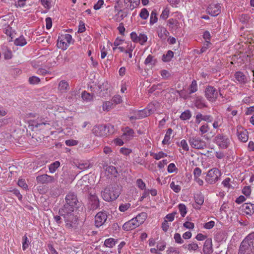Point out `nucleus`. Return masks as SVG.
<instances>
[{
  "mask_svg": "<svg viewBox=\"0 0 254 254\" xmlns=\"http://www.w3.org/2000/svg\"><path fill=\"white\" fill-rule=\"evenodd\" d=\"M197 90L196 81L193 80L190 87V94L195 92Z\"/></svg>",
  "mask_w": 254,
  "mask_h": 254,
  "instance_id": "44",
  "label": "nucleus"
},
{
  "mask_svg": "<svg viewBox=\"0 0 254 254\" xmlns=\"http://www.w3.org/2000/svg\"><path fill=\"white\" fill-rule=\"evenodd\" d=\"M72 40V36L69 34L62 35L58 39L57 46L59 48L63 50H66Z\"/></svg>",
  "mask_w": 254,
  "mask_h": 254,
  "instance_id": "8",
  "label": "nucleus"
},
{
  "mask_svg": "<svg viewBox=\"0 0 254 254\" xmlns=\"http://www.w3.org/2000/svg\"><path fill=\"white\" fill-rule=\"evenodd\" d=\"M27 44V41L23 35L16 38L14 41V44L18 46H23Z\"/></svg>",
  "mask_w": 254,
  "mask_h": 254,
  "instance_id": "27",
  "label": "nucleus"
},
{
  "mask_svg": "<svg viewBox=\"0 0 254 254\" xmlns=\"http://www.w3.org/2000/svg\"><path fill=\"white\" fill-rule=\"evenodd\" d=\"M116 242L113 238L107 239L105 241L104 245L108 248H113L116 245Z\"/></svg>",
  "mask_w": 254,
  "mask_h": 254,
  "instance_id": "36",
  "label": "nucleus"
},
{
  "mask_svg": "<svg viewBox=\"0 0 254 254\" xmlns=\"http://www.w3.org/2000/svg\"><path fill=\"white\" fill-rule=\"evenodd\" d=\"M65 143L66 145L69 146H72L76 145L78 144V141L77 140L74 139H68L66 140Z\"/></svg>",
  "mask_w": 254,
  "mask_h": 254,
  "instance_id": "53",
  "label": "nucleus"
},
{
  "mask_svg": "<svg viewBox=\"0 0 254 254\" xmlns=\"http://www.w3.org/2000/svg\"><path fill=\"white\" fill-rule=\"evenodd\" d=\"M122 11L123 10L122 9L119 10L118 13L114 16V19L116 22L121 21L127 16V14H122L121 15H120V13L122 12Z\"/></svg>",
  "mask_w": 254,
  "mask_h": 254,
  "instance_id": "34",
  "label": "nucleus"
},
{
  "mask_svg": "<svg viewBox=\"0 0 254 254\" xmlns=\"http://www.w3.org/2000/svg\"><path fill=\"white\" fill-rule=\"evenodd\" d=\"M177 170V168L174 163H170L168 166L167 171L170 173H172Z\"/></svg>",
  "mask_w": 254,
  "mask_h": 254,
  "instance_id": "58",
  "label": "nucleus"
},
{
  "mask_svg": "<svg viewBox=\"0 0 254 254\" xmlns=\"http://www.w3.org/2000/svg\"><path fill=\"white\" fill-rule=\"evenodd\" d=\"M160 74L162 76V77L164 79H167L168 77L170 76L169 72L165 69L162 70L160 71Z\"/></svg>",
  "mask_w": 254,
  "mask_h": 254,
  "instance_id": "61",
  "label": "nucleus"
},
{
  "mask_svg": "<svg viewBox=\"0 0 254 254\" xmlns=\"http://www.w3.org/2000/svg\"><path fill=\"white\" fill-rule=\"evenodd\" d=\"M194 200L196 203L195 205H193V207L196 209H199L200 208V206L202 205L204 202V196L201 193H197L194 195Z\"/></svg>",
  "mask_w": 254,
  "mask_h": 254,
  "instance_id": "17",
  "label": "nucleus"
},
{
  "mask_svg": "<svg viewBox=\"0 0 254 254\" xmlns=\"http://www.w3.org/2000/svg\"><path fill=\"white\" fill-rule=\"evenodd\" d=\"M28 82L30 84H37L40 83V79L35 76H32L29 78Z\"/></svg>",
  "mask_w": 254,
  "mask_h": 254,
  "instance_id": "41",
  "label": "nucleus"
},
{
  "mask_svg": "<svg viewBox=\"0 0 254 254\" xmlns=\"http://www.w3.org/2000/svg\"><path fill=\"white\" fill-rule=\"evenodd\" d=\"M242 209L247 214L252 215L254 213V204L251 203H245L242 206Z\"/></svg>",
  "mask_w": 254,
  "mask_h": 254,
  "instance_id": "18",
  "label": "nucleus"
},
{
  "mask_svg": "<svg viewBox=\"0 0 254 254\" xmlns=\"http://www.w3.org/2000/svg\"><path fill=\"white\" fill-rule=\"evenodd\" d=\"M22 249L23 251L26 250L30 244L26 235H25L22 238Z\"/></svg>",
  "mask_w": 254,
  "mask_h": 254,
  "instance_id": "40",
  "label": "nucleus"
},
{
  "mask_svg": "<svg viewBox=\"0 0 254 254\" xmlns=\"http://www.w3.org/2000/svg\"><path fill=\"white\" fill-rule=\"evenodd\" d=\"M134 133V131L132 129L128 127H126L125 128V133H124L125 134H126L127 135L132 136Z\"/></svg>",
  "mask_w": 254,
  "mask_h": 254,
  "instance_id": "60",
  "label": "nucleus"
},
{
  "mask_svg": "<svg viewBox=\"0 0 254 254\" xmlns=\"http://www.w3.org/2000/svg\"><path fill=\"white\" fill-rule=\"evenodd\" d=\"M169 10L167 8H166L163 10L161 14L160 15V18L164 20L166 19L169 16Z\"/></svg>",
  "mask_w": 254,
  "mask_h": 254,
  "instance_id": "52",
  "label": "nucleus"
},
{
  "mask_svg": "<svg viewBox=\"0 0 254 254\" xmlns=\"http://www.w3.org/2000/svg\"><path fill=\"white\" fill-rule=\"evenodd\" d=\"M195 106L197 108L200 109L207 107L206 105L205 104L204 99L201 97H197L195 101Z\"/></svg>",
  "mask_w": 254,
  "mask_h": 254,
  "instance_id": "24",
  "label": "nucleus"
},
{
  "mask_svg": "<svg viewBox=\"0 0 254 254\" xmlns=\"http://www.w3.org/2000/svg\"><path fill=\"white\" fill-rule=\"evenodd\" d=\"M112 101L116 104H118L122 102V98L120 96L116 95L113 97Z\"/></svg>",
  "mask_w": 254,
  "mask_h": 254,
  "instance_id": "64",
  "label": "nucleus"
},
{
  "mask_svg": "<svg viewBox=\"0 0 254 254\" xmlns=\"http://www.w3.org/2000/svg\"><path fill=\"white\" fill-rule=\"evenodd\" d=\"M183 247L185 249H188L190 251H191V250L195 251V250H197L198 247V245L194 243H192L189 244V245H188L187 246L184 245Z\"/></svg>",
  "mask_w": 254,
  "mask_h": 254,
  "instance_id": "46",
  "label": "nucleus"
},
{
  "mask_svg": "<svg viewBox=\"0 0 254 254\" xmlns=\"http://www.w3.org/2000/svg\"><path fill=\"white\" fill-rule=\"evenodd\" d=\"M74 210L69 211L64 209H59V214L64 219L65 227L67 229H72L76 226L78 218L73 214Z\"/></svg>",
  "mask_w": 254,
  "mask_h": 254,
  "instance_id": "1",
  "label": "nucleus"
},
{
  "mask_svg": "<svg viewBox=\"0 0 254 254\" xmlns=\"http://www.w3.org/2000/svg\"><path fill=\"white\" fill-rule=\"evenodd\" d=\"M205 96L208 100L214 102L218 98V92L213 86H207L205 89Z\"/></svg>",
  "mask_w": 254,
  "mask_h": 254,
  "instance_id": "10",
  "label": "nucleus"
},
{
  "mask_svg": "<svg viewBox=\"0 0 254 254\" xmlns=\"http://www.w3.org/2000/svg\"><path fill=\"white\" fill-rule=\"evenodd\" d=\"M211 239H207L203 245V251L205 254H209L212 252Z\"/></svg>",
  "mask_w": 254,
  "mask_h": 254,
  "instance_id": "19",
  "label": "nucleus"
},
{
  "mask_svg": "<svg viewBox=\"0 0 254 254\" xmlns=\"http://www.w3.org/2000/svg\"><path fill=\"white\" fill-rule=\"evenodd\" d=\"M60 163L59 161H55L52 163L49 167V171L51 173H54L56 169L60 166Z\"/></svg>",
  "mask_w": 254,
  "mask_h": 254,
  "instance_id": "39",
  "label": "nucleus"
},
{
  "mask_svg": "<svg viewBox=\"0 0 254 254\" xmlns=\"http://www.w3.org/2000/svg\"><path fill=\"white\" fill-rule=\"evenodd\" d=\"M147 40V37L144 34H140L138 36V42L141 45H143Z\"/></svg>",
  "mask_w": 254,
  "mask_h": 254,
  "instance_id": "48",
  "label": "nucleus"
},
{
  "mask_svg": "<svg viewBox=\"0 0 254 254\" xmlns=\"http://www.w3.org/2000/svg\"><path fill=\"white\" fill-rule=\"evenodd\" d=\"M107 219V214L105 211L97 213L95 217V225L97 227L102 226Z\"/></svg>",
  "mask_w": 254,
  "mask_h": 254,
  "instance_id": "12",
  "label": "nucleus"
},
{
  "mask_svg": "<svg viewBox=\"0 0 254 254\" xmlns=\"http://www.w3.org/2000/svg\"><path fill=\"white\" fill-rule=\"evenodd\" d=\"M213 142L222 149L227 148L230 144L229 138L223 134H217L213 139Z\"/></svg>",
  "mask_w": 254,
  "mask_h": 254,
  "instance_id": "7",
  "label": "nucleus"
},
{
  "mask_svg": "<svg viewBox=\"0 0 254 254\" xmlns=\"http://www.w3.org/2000/svg\"><path fill=\"white\" fill-rule=\"evenodd\" d=\"M178 208L179 209V211L181 214V216L182 217H185L186 215L187 211V207L185 206V204L181 203L179 205Z\"/></svg>",
  "mask_w": 254,
  "mask_h": 254,
  "instance_id": "42",
  "label": "nucleus"
},
{
  "mask_svg": "<svg viewBox=\"0 0 254 254\" xmlns=\"http://www.w3.org/2000/svg\"><path fill=\"white\" fill-rule=\"evenodd\" d=\"M235 77L240 83H245L248 80L247 76L241 71H237L235 73Z\"/></svg>",
  "mask_w": 254,
  "mask_h": 254,
  "instance_id": "20",
  "label": "nucleus"
},
{
  "mask_svg": "<svg viewBox=\"0 0 254 254\" xmlns=\"http://www.w3.org/2000/svg\"><path fill=\"white\" fill-rule=\"evenodd\" d=\"M152 114V109H144L143 110H140L138 111L137 114L138 119L143 118L144 117H147L149 116L150 114Z\"/></svg>",
  "mask_w": 254,
  "mask_h": 254,
  "instance_id": "25",
  "label": "nucleus"
},
{
  "mask_svg": "<svg viewBox=\"0 0 254 254\" xmlns=\"http://www.w3.org/2000/svg\"><path fill=\"white\" fill-rule=\"evenodd\" d=\"M254 241L251 238H249L248 235L242 242L238 254H254Z\"/></svg>",
  "mask_w": 254,
  "mask_h": 254,
  "instance_id": "4",
  "label": "nucleus"
},
{
  "mask_svg": "<svg viewBox=\"0 0 254 254\" xmlns=\"http://www.w3.org/2000/svg\"><path fill=\"white\" fill-rule=\"evenodd\" d=\"M136 184L137 185V187L140 189L141 190H143L145 189V184L143 182V181L140 179H137L136 181Z\"/></svg>",
  "mask_w": 254,
  "mask_h": 254,
  "instance_id": "54",
  "label": "nucleus"
},
{
  "mask_svg": "<svg viewBox=\"0 0 254 254\" xmlns=\"http://www.w3.org/2000/svg\"><path fill=\"white\" fill-rule=\"evenodd\" d=\"M157 32L158 37L161 39L164 37H167L169 35V33L166 28L162 26L158 27Z\"/></svg>",
  "mask_w": 254,
  "mask_h": 254,
  "instance_id": "23",
  "label": "nucleus"
},
{
  "mask_svg": "<svg viewBox=\"0 0 254 254\" xmlns=\"http://www.w3.org/2000/svg\"><path fill=\"white\" fill-rule=\"evenodd\" d=\"M88 198V207L90 210H96L100 206V201L96 194L90 193Z\"/></svg>",
  "mask_w": 254,
  "mask_h": 254,
  "instance_id": "11",
  "label": "nucleus"
},
{
  "mask_svg": "<svg viewBox=\"0 0 254 254\" xmlns=\"http://www.w3.org/2000/svg\"><path fill=\"white\" fill-rule=\"evenodd\" d=\"M4 33L11 38V40H12L13 38V33L12 32V28L9 25L7 26L4 30Z\"/></svg>",
  "mask_w": 254,
  "mask_h": 254,
  "instance_id": "50",
  "label": "nucleus"
},
{
  "mask_svg": "<svg viewBox=\"0 0 254 254\" xmlns=\"http://www.w3.org/2000/svg\"><path fill=\"white\" fill-rule=\"evenodd\" d=\"M174 239L176 243L182 244L184 243V240L182 239L181 235L179 233H175L174 236Z\"/></svg>",
  "mask_w": 254,
  "mask_h": 254,
  "instance_id": "51",
  "label": "nucleus"
},
{
  "mask_svg": "<svg viewBox=\"0 0 254 254\" xmlns=\"http://www.w3.org/2000/svg\"><path fill=\"white\" fill-rule=\"evenodd\" d=\"M206 12L213 16L218 15L221 12V6L220 4H210L206 9Z\"/></svg>",
  "mask_w": 254,
  "mask_h": 254,
  "instance_id": "13",
  "label": "nucleus"
},
{
  "mask_svg": "<svg viewBox=\"0 0 254 254\" xmlns=\"http://www.w3.org/2000/svg\"><path fill=\"white\" fill-rule=\"evenodd\" d=\"M120 194L118 186L115 185L108 186L101 192L102 198L108 202L116 200L119 196Z\"/></svg>",
  "mask_w": 254,
  "mask_h": 254,
  "instance_id": "2",
  "label": "nucleus"
},
{
  "mask_svg": "<svg viewBox=\"0 0 254 254\" xmlns=\"http://www.w3.org/2000/svg\"><path fill=\"white\" fill-rule=\"evenodd\" d=\"M170 187L176 193L179 192L181 189V186L178 184H175L173 181L171 183Z\"/></svg>",
  "mask_w": 254,
  "mask_h": 254,
  "instance_id": "43",
  "label": "nucleus"
},
{
  "mask_svg": "<svg viewBox=\"0 0 254 254\" xmlns=\"http://www.w3.org/2000/svg\"><path fill=\"white\" fill-rule=\"evenodd\" d=\"M112 105H113V104L109 101L104 102V103L103 104V109L104 111L105 110L109 111V110L112 108Z\"/></svg>",
  "mask_w": 254,
  "mask_h": 254,
  "instance_id": "57",
  "label": "nucleus"
},
{
  "mask_svg": "<svg viewBox=\"0 0 254 254\" xmlns=\"http://www.w3.org/2000/svg\"><path fill=\"white\" fill-rule=\"evenodd\" d=\"M76 166L80 170H84L87 169L90 167L89 162H79L76 164Z\"/></svg>",
  "mask_w": 254,
  "mask_h": 254,
  "instance_id": "35",
  "label": "nucleus"
},
{
  "mask_svg": "<svg viewBox=\"0 0 254 254\" xmlns=\"http://www.w3.org/2000/svg\"><path fill=\"white\" fill-rule=\"evenodd\" d=\"M109 128V126L98 125L94 126L92 131L95 136L102 137L107 135Z\"/></svg>",
  "mask_w": 254,
  "mask_h": 254,
  "instance_id": "9",
  "label": "nucleus"
},
{
  "mask_svg": "<svg viewBox=\"0 0 254 254\" xmlns=\"http://www.w3.org/2000/svg\"><path fill=\"white\" fill-rule=\"evenodd\" d=\"M106 171L108 172V173L111 174V175L114 176L115 177H117L118 173L116 168L113 166H109L106 168Z\"/></svg>",
  "mask_w": 254,
  "mask_h": 254,
  "instance_id": "38",
  "label": "nucleus"
},
{
  "mask_svg": "<svg viewBox=\"0 0 254 254\" xmlns=\"http://www.w3.org/2000/svg\"><path fill=\"white\" fill-rule=\"evenodd\" d=\"M167 22V25L172 29L177 28L179 24L178 21L176 19H174L173 18L169 19Z\"/></svg>",
  "mask_w": 254,
  "mask_h": 254,
  "instance_id": "31",
  "label": "nucleus"
},
{
  "mask_svg": "<svg viewBox=\"0 0 254 254\" xmlns=\"http://www.w3.org/2000/svg\"><path fill=\"white\" fill-rule=\"evenodd\" d=\"M81 97L83 100L86 102H90L93 100L94 95L84 91L82 93Z\"/></svg>",
  "mask_w": 254,
  "mask_h": 254,
  "instance_id": "29",
  "label": "nucleus"
},
{
  "mask_svg": "<svg viewBox=\"0 0 254 254\" xmlns=\"http://www.w3.org/2000/svg\"><path fill=\"white\" fill-rule=\"evenodd\" d=\"M221 175V173L218 169L212 168L208 172L205 181L209 184H215L219 180Z\"/></svg>",
  "mask_w": 254,
  "mask_h": 254,
  "instance_id": "6",
  "label": "nucleus"
},
{
  "mask_svg": "<svg viewBox=\"0 0 254 254\" xmlns=\"http://www.w3.org/2000/svg\"><path fill=\"white\" fill-rule=\"evenodd\" d=\"M173 130L172 128H169L167 129L164 138L162 141L163 144H167L169 143V140L171 138L170 135L172 133Z\"/></svg>",
  "mask_w": 254,
  "mask_h": 254,
  "instance_id": "30",
  "label": "nucleus"
},
{
  "mask_svg": "<svg viewBox=\"0 0 254 254\" xmlns=\"http://www.w3.org/2000/svg\"><path fill=\"white\" fill-rule=\"evenodd\" d=\"M208 129H209V127H208V125H207V124L203 125L199 128L200 131L201 132V134H202L207 132L208 131Z\"/></svg>",
  "mask_w": 254,
  "mask_h": 254,
  "instance_id": "63",
  "label": "nucleus"
},
{
  "mask_svg": "<svg viewBox=\"0 0 254 254\" xmlns=\"http://www.w3.org/2000/svg\"><path fill=\"white\" fill-rule=\"evenodd\" d=\"M66 203L64 204L62 208L59 209L67 210L72 211L75 208H78V203H79L76 194L72 191H69L66 195L65 198Z\"/></svg>",
  "mask_w": 254,
  "mask_h": 254,
  "instance_id": "3",
  "label": "nucleus"
},
{
  "mask_svg": "<svg viewBox=\"0 0 254 254\" xmlns=\"http://www.w3.org/2000/svg\"><path fill=\"white\" fill-rule=\"evenodd\" d=\"M36 181L38 184H49L55 182L54 177L48 175L47 174H43L38 176L36 177Z\"/></svg>",
  "mask_w": 254,
  "mask_h": 254,
  "instance_id": "15",
  "label": "nucleus"
},
{
  "mask_svg": "<svg viewBox=\"0 0 254 254\" xmlns=\"http://www.w3.org/2000/svg\"><path fill=\"white\" fill-rule=\"evenodd\" d=\"M17 185L19 187H20L24 189H26L28 188V186L25 183V180L24 179H19L18 181Z\"/></svg>",
  "mask_w": 254,
  "mask_h": 254,
  "instance_id": "59",
  "label": "nucleus"
},
{
  "mask_svg": "<svg viewBox=\"0 0 254 254\" xmlns=\"http://www.w3.org/2000/svg\"><path fill=\"white\" fill-rule=\"evenodd\" d=\"M130 38L133 42L138 43V36L135 32H132L130 33Z\"/></svg>",
  "mask_w": 254,
  "mask_h": 254,
  "instance_id": "62",
  "label": "nucleus"
},
{
  "mask_svg": "<svg viewBox=\"0 0 254 254\" xmlns=\"http://www.w3.org/2000/svg\"><path fill=\"white\" fill-rule=\"evenodd\" d=\"M156 62V59H154L153 56L149 55L145 60L144 64L152 66L154 65Z\"/></svg>",
  "mask_w": 254,
  "mask_h": 254,
  "instance_id": "26",
  "label": "nucleus"
},
{
  "mask_svg": "<svg viewBox=\"0 0 254 254\" xmlns=\"http://www.w3.org/2000/svg\"><path fill=\"white\" fill-rule=\"evenodd\" d=\"M58 89L62 93L66 92L69 89V84L67 81L61 80L59 83Z\"/></svg>",
  "mask_w": 254,
  "mask_h": 254,
  "instance_id": "21",
  "label": "nucleus"
},
{
  "mask_svg": "<svg viewBox=\"0 0 254 254\" xmlns=\"http://www.w3.org/2000/svg\"><path fill=\"white\" fill-rule=\"evenodd\" d=\"M242 192L246 196H249L251 193V187L250 186H245L242 190Z\"/></svg>",
  "mask_w": 254,
  "mask_h": 254,
  "instance_id": "56",
  "label": "nucleus"
},
{
  "mask_svg": "<svg viewBox=\"0 0 254 254\" xmlns=\"http://www.w3.org/2000/svg\"><path fill=\"white\" fill-rule=\"evenodd\" d=\"M138 227V225L136 223V221H135V219L133 218L128 221L124 223L123 225V229L127 231L133 230L136 227Z\"/></svg>",
  "mask_w": 254,
  "mask_h": 254,
  "instance_id": "16",
  "label": "nucleus"
},
{
  "mask_svg": "<svg viewBox=\"0 0 254 254\" xmlns=\"http://www.w3.org/2000/svg\"><path fill=\"white\" fill-rule=\"evenodd\" d=\"M146 217V213L144 212H142L137 215L135 218H133V219L135 220L137 224L139 226L140 225L142 224L144 222Z\"/></svg>",
  "mask_w": 254,
  "mask_h": 254,
  "instance_id": "22",
  "label": "nucleus"
},
{
  "mask_svg": "<svg viewBox=\"0 0 254 254\" xmlns=\"http://www.w3.org/2000/svg\"><path fill=\"white\" fill-rule=\"evenodd\" d=\"M188 140L191 147L194 149H202L206 147V142L197 135L190 136Z\"/></svg>",
  "mask_w": 254,
  "mask_h": 254,
  "instance_id": "5",
  "label": "nucleus"
},
{
  "mask_svg": "<svg viewBox=\"0 0 254 254\" xmlns=\"http://www.w3.org/2000/svg\"><path fill=\"white\" fill-rule=\"evenodd\" d=\"M131 204L129 203H122L119 207V209L121 212H125L129 208H130Z\"/></svg>",
  "mask_w": 254,
  "mask_h": 254,
  "instance_id": "45",
  "label": "nucleus"
},
{
  "mask_svg": "<svg viewBox=\"0 0 254 254\" xmlns=\"http://www.w3.org/2000/svg\"><path fill=\"white\" fill-rule=\"evenodd\" d=\"M150 155L156 160H159L162 158L167 156V154L162 151H160L158 153L151 152L150 153Z\"/></svg>",
  "mask_w": 254,
  "mask_h": 254,
  "instance_id": "32",
  "label": "nucleus"
},
{
  "mask_svg": "<svg viewBox=\"0 0 254 254\" xmlns=\"http://www.w3.org/2000/svg\"><path fill=\"white\" fill-rule=\"evenodd\" d=\"M180 146L182 147V148L185 151H188L189 150V147L188 145L187 141L185 139L181 140L180 142Z\"/></svg>",
  "mask_w": 254,
  "mask_h": 254,
  "instance_id": "55",
  "label": "nucleus"
},
{
  "mask_svg": "<svg viewBox=\"0 0 254 254\" xmlns=\"http://www.w3.org/2000/svg\"><path fill=\"white\" fill-rule=\"evenodd\" d=\"M174 56V52L171 50H169L166 54L162 56V60L164 62H170Z\"/></svg>",
  "mask_w": 254,
  "mask_h": 254,
  "instance_id": "28",
  "label": "nucleus"
},
{
  "mask_svg": "<svg viewBox=\"0 0 254 254\" xmlns=\"http://www.w3.org/2000/svg\"><path fill=\"white\" fill-rule=\"evenodd\" d=\"M149 16V12L147 10L144 8L141 10L139 16L143 19H146Z\"/></svg>",
  "mask_w": 254,
  "mask_h": 254,
  "instance_id": "47",
  "label": "nucleus"
},
{
  "mask_svg": "<svg viewBox=\"0 0 254 254\" xmlns=\"http://www.w3.org/2000/svg\"><path fill=\"white\" fill-rule=\"evenodd\" d=\"M203 38L206 40V42L207 43V46L209 47V45L211 44L210 42H209V40L211 38L210 33L208 31H205L203 33Z\"/></svg>",
  "mask_w": 254,
  "mask_h": 254,
  "instance_id": "49",
  "label": "nucleus"
},
{
  "mask_svg": "<svg viewBox=\"0 0 254 254\" xmlns=\"http://www.w3.org/2000/svg\"><path fill=\"white\" fill-rule=\"evenodd\" d=\"M237 130L239 139L243 142H247L249 138L248 131L240 126H237Z\"/></svg>",
  "mask_w": 254,
  "mask_h": 254,
  "instance_id": "14",
  "label": "nucleus"
},
{
  "mask_svg": "<svg viewBox=\"0 0 254 254\" xmlns=\"http://www.w3.org/2000/svg\"><path fill=\"white\" fill-rule=\"evenodd\" d=\"M157 12L155 10L152 11L150 17V24L153 25L157 21Z\"/></svg>",
  "mask_w": 254,
  "mask_h": 254,
  "instance_id": "37",
  "label": "nucleus"
},
{
  "mask_svg": "<svg viewBox=\"0 0 254 254\" xmlns=\"http://www.w3.org/2000/svg\"><path fill=\"white\" fill-rule=\"evenodd\" d=\"M191 117V114L190 110H187L183 112L180 118L182 120L185 121L190 119Z\"/></svg>",
  "mask_w": 254,
  "mask_h": 254,
  "instance_id": "33",
  "label": "nucleus"
}]
</instances>
